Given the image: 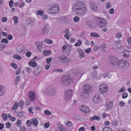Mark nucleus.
Listing matches in <instances>:
<instances>
[{"instance_id": "1", "label": "nucleus", "mask_w": 131, "mask_h": 131, "mask_svg": "<svg viewBox=\"0 0 131 131\" xmlns=\"http://www.w3.org/2000/svg\"><path fill=\"white\" fill-rule=\"evenodd\" d=\"M73 10L77 14L83 15L86 11V8L84 3L82 2L79 1L75 3L72 7Z\"/></svg>"}, {"instance_id": "2", "label": "nucleus", "mask_w": 131, "mask_h": 131, "mask_svg": "<svg viewBox=\"0 0 131 131\" xmlns=\"http://www.w3.org/2000/svg\"><path fill=\"white\" fill-rule=\"evenodd\" d=\"M96 20L97 25L99 27L102 28L106 26L107 22L105 19L97 17Z\"/></svg>"}, {"instance_id": "3", "label": "nucleus", "mask_w": 131, "mask_h": 131, "mask_svg": "<svg viewBox=\"0 0 131 131\" xmlns=\"http://www.w3.org/2000/svg\"><path fill=\"white\" fill-rule=\"evenodd\" d=\"M91 87L88 84H85L83 87V91L82 97L84 98L85 97H87L89 94V92L91 90Z\"/></svg>"}, {"instance_id": "4", "label": "nucleus", "mask_w": 131, "mask_h": 131, "mask_svg": "<svg viewBox=\"0 0 131 131\" xmlns=\"http://www.w3.org/2000/svg\"><path fill=\"white\" fill-rule=\"evenodd\" d=\"M59 10V6L57 4H52L50 8L48 9V12L52 14H56L58 13Z\"/></svg>"}, {"instance_id": "5", "label": "nucleus", "mask_w": 131, "mask_h": 131, "mask_svg": "<svg viewBox=\"0 0 131 131\" xmlns=\"http://www.w3.org/2000/svg\"><path fill=\"white\" fill-rule=\"evenodd\" d=\"M61 81L63 85L66 86L69 85L72 82L70 77L68 75L63 76L61 80Z\"/></svg>"}, {"instance_id": "6", "label": "nucleus", "mask_w": 131, "mask_h": 131, "mask_svg": "<svg viewBox=\"0 0 131 131\" xmlns=\"http://www.w3.org/2000/svg\"><path fill=\"white\" fill-rule=\"evenodd\" d=\"M73 92V91L71 89L67 90L65 91L64 98L65 102H67L70 101Z\"/></svg>"}, {"instance_id": "7", "label": "nucleus", "mask_w": 131, "mask_h": 131, "mask_svg": "<svg viewBox=\"0 0 131 131\" xmlns=\"http://www.w3.org/2000/svg\"><path fill=\"white\" fill-rule=\"evenodd\" d=\"M58 58L60 62L63 63H67L70 61L71 60L70 58L66 57L63 55L59 56Z\"/></svg>"}, {"instance_id": "8", "label": "nucleus", "mask_w": 131, "mask_h": 131, "mask_svg": "<svg viewBox=\"0 0 131 131\" xmlns=\"http://www.w3.org/2000/svg\"><path fill=\"white\" fill-rule=\"evenodd\" d=\"M108 89L107 86L105 84H102L99 86V93L104 94L106 92Z\"/></svg>"}, {"instance_id": "9", "label": "nucleus", "mask_w": 131, "mask_h": 131, "mask_svg": "<svg viewBox=\"0 0 131 131\" xmlns=\"http://www.w3.org/2000/svg\"><path fill=\"white\" fill-rule=\"evenodd\" d=\"M46 91L48 94L50 96H53L55 93V89L52 86H49L47 88Z\"/></svg>"}, {"instance_id": "10", "label": "nucleus", "mask_w": 131, "mask_h": 131, "mask_svg": "<svg viewBox=\"0 0 131 131\" xmlns=\"http://www.w3.org/2000/svg\"><path fill=\"white\" fill-rule=\"evenodd\" d=\"M28 96L30 101L33 102L35 100V93L32 91H30L28 92Z\"/></svg>"}, {"instance_id": "11", "label": "nucleus", "mask_w": 131, "mask_h": 131, "mask_svg": "<svg viewBox=\"0 0 131 131\" xmlns=\"http://www.w3.org/2000/svg\"><path fill=\"white\" fill-rule=\"evenodd\" d=\"M126 60L123 59L121 60H118L117 66L118 67L123 68L126 65Z\"/></svg>"}, {"instance_id": "12", "label": "nucleus", "mask_w": 131, "mask_h": 131, "mask_svg": "<svg viewBox=\"0 0 131 131\" xmlns=\"http://www.w3.org/2000/svg\"><path fill=\"white\" fill-rule=\"evenodd\" d=\"M50 28L48 24H46L43 26L42 33L43 35H45L49 32Z\"/></svg>"}, {"instance_id": "13", "label": "nucleus", "mask_w": 131, "mask_h": 131, "mask_svg": "<svg viewBox=\"0 0 131 131\" xmlns=\"http://www.w3.org/2000/svg\"><path fill=\"white\" fill-rule=\"evenodd\" d=\"M109 60L110 62L112 64L117 65L118 61V60L117 58L113 56H111L110 57Z\"/></svg>"}, {"instance_id": "14", "label": "nucleus", "mask_w": 131, "mask_h": 131, "mask_svg": "<svg viewBox=\"0 0 131 131\" xmlns=\"http://www.w3.org/2000/svg\"><path fill=\"white\" fill-rule=\"evenodd\" d=\"M113 105V102L109 101L106 104V109L105 111L111 109Z\"/></svg>"}, {"instance_id": "15", "label": "nucleus", "mask_w": 131, "mask_h": 131, "mask_svg": "<svg viewBox=\"0 0 131 131\" xmlns=\"http://www.w3.org/2000/svg\"><path fill=\"white\" fill-rule=\"evenodd\" d=\"M81 110L83 112L88 113L89 112V109L88 107H86L84 105H82L80 107Z\"/></svg>"}, {"instance_id": "16", "label": "nucleus", "mask_w": 131, "mask_h": 131, "mask_svg": "<svg viewBox=\"0 0 131 131\" xmlns=\"http://www.w3.org/2000/svg\"><path fill=\"white\" fill-rule=\"evenodd\" d=\"M101 97L98 94H96L93 99V100L95 103H98L101 100Z\"/></svg>"}, {"instance_id": "17", "label": "nucleus", "mask_w": 131, "mask_h": 131, "mask_svg": "<svg viewBox=\"0 0 131 131\" xmlns=\"http://www.w3.org/2000/svg\"><path fill=\"white\" fill-rule=\"evenodd\" d=\"M77 51L79 55V57L80 58H83L85 57L84 52L83 50H81L80 48H78V49Z\"/></svg>"}, {"instance_id": "18", "label": "nucleus", "mask_w": 131, "mask_h": 131, "mask_svg": "<svg viewBox=\"0 0 131 131\" xmlns=\"http://www.w3.org/2000/svg\"><path fill=\"white\" fill-rule=\"evenodd\" d=\"M5 88L2 85H0V96H3L5 94Z\"/></svg>"}, {"instance_id": "19", "label": "nucleus", "mask_w": 131, "mask_h": 131, "mask_svg": "<svg viewBox=\"0 0 131 131\" xmlns=\"http://www.w3.org/2000/svg\"><path fill=\"white\" fill-rule=\"evenodd\" d=\"M72 49V46L71 45H68L66 49V50L65 51V52H64V53H66L67 55H68L70 54Z\"/></svg>"}, {"instance_id": "20", "label": "nucleus", "mask_w": 131, "mask_h": 131, "mask_svg": "<svg viewBox=\"0 0 131 131\" xmlns=\"http://www.w3.org/2000/svg\"><path fill=\"white\" fill-rule=\"evenodd\" d=\"M57 19L60 20V22L61 23H62L63 24L66 23L67 21V19L65 16L63 17H60L58 18Z\"/></svg>"}, {"instance_id": "21", "label": "nucleus", "mask_w": 131, "mask_h": 131, "mask_svg": "<svg viewBox=\"0 0 131 131\" xmlns=\"http://www.w3.org/2000/svg\"><path fill=\"white\" fill-rule=\"evenodd\" d=\"M35 60L34 59H32L31 60L29 63V66L32 67H34L36 66L37 65L36 63L35 62Z\"/></svg>"}, {"instance_id": "22", "label": "nucleus", "mask_w": 131, "mask_h": 131, "mask_svg": "<svg viewBox=\"0 0 131 131\" xmlns=\"http://www.w3.org/2000/svg\"><path fill=\"white\" fill-rule=\"evenodd\" d=\"M41 71L39 70V69L37 67V69H35L34 71L33 74L35 76L38 75L40 73Z\"/></svg>"}, {"instance_id": "23", "label": "nucleus", "mask_w": 131, "mask_h": 131, "mask_svg": "<svg viewBox=\"0 0 131 131\" xmlns=\"http://www.w3.org/2000/svg\"><path fill=\"white\" fill-rule=\"evenodd\" d=\"M90 120L91 121H94L95 120H97L98 121H99L101 119L100 118L96 115H94L93 116L91 117L90 118Z\"/></svg>"}, {"instance_id": "24", "label": "nucleus", "mask_w": 131, "mask_h": 131, "mask_svg": "<svg viewBox=\"0 0 131 131\" xmlns=\"http://www.w3.org/2000/svg\"><path fill=\"white\" fill-rule=\"evenodd\" d=\"M35 21V20L34 19H32L31 18H28L27 19L26 22L28 24H30L32 23Z\"/></svg>"}, {"instance_id": "25", "label": "nucleus", "mask_w": 131, "mask_h": 131, "mask_svg": "<svg viewBox=\"0 0 131 131\" xmlns=\"http://www.w3.org/2000/svg\"><path fill=\"white\" fill-rule=\"evenodd\" d=\"M43 54L45 56H48L51 53V50H44L43 51Z\"/></svg>"}, {"instance_id": "26", "label": "nucleus", "mask_w": 131, "mask_h": 131, "mask_svg": "<svg viewBox=\"0 0 131 131\" xmlns=\"http://www.w3.org/2000/svg\"><path fill=\"white\" fill-rule=\"evenodd\" d=\"M13 19L14 21V24L15 25H17L18 22V18L17 16H15L13 17Z\"/></svg>"}, {"instance_id": "27", "label": "nucleus", "mask_w": 131, "mask_h": 131, "mask_svg": "<svg viewBox=\"0 0 131 131\" xmlns=\"http://www.w3.org/2000/svg\"><path fill=\"white\" fill-rule=\"evenodd\" d=\"M24 49L23 46L22 45L18 46L17 49V50L18 52H21Z\"/></svg>"}, {"instance_id": "28", "label": "nucleus", "mask_w": 131, "mask_h": 131, "mask_svg": "<svg viewBox=\"0 0 131 131\" xmlns=\"http://www.w3.org/2000/svg\"><path fill=\"white\" fill-rule=\"evenodd\" d=\"M36 45L39 50H40L41 49L42 45L40 42H37L36 44Z\"/></svg>"}, {"instance_id": "29", "label": "nucleus", "mask_w": 131, "mask_h": 131, "mask_svg": "<svg viewBox=\"0 0 131 131\" xmlns=\"http://www.w3.org/2000/svg\"><path fill=\"white\" fill-rule=\"evenodd\" d=\"M111 75H112L109 73H105L103 74V76L104 78H110L111 77Z\"/></svg>"}, {"instance_id": "30", "label": "nucleus", "mask_w": 131, "mask_h": 131, "mask_svg": "<svg viewBox=\"0 0 131 131\" xmlns=\"http://www.w3.org/2000/svg\"><path fill=\"white\" fill-rule=\"evenodd\" d=\"M32 123L35 126H37L38 123V121L37 119L36 118H33L32 120Z\"/></svg>"}, {"instance_id": "31", "label": "nucleus", "mask_w": 131, "mask_h": 131, "mask_svg": "<svg viewBox=\"0 0 131 131\" xmlns=\"http://www.w3.org/2000/svg\"><path fill=\"white\" fill-rule=\"evenodd\" d=\"M18 103L17 102H16L14 106L12 107V110H15L16 109H17L18 106Z\"/></svg>"}, {"instance_id": "32", "label": "nucleus", "mask_w": 131, "mask_h": 131, "mask_svg": "<svg viewBox=\"0 0 131 131\" xmlns=\"http://www.w3.org/2000/svg\"><path fill=\"white\" fill-rule=\"evenodd\" d=\"M118 124V121L113 120L112 122V126H116Z\"/></svg>"}, {"instance_id": "33", "label": "nucleus", "mask_w": 131, "mask_h": 131, "mask_svg": "<svg viewBox=\"0 0 131 131\" xmlns=\"http://www.w3.org/2000/svg\"><path fill=\"white\" fill-rule=\"evenodd\" d=\"M26 70L27 73L29 74H30L32 72V70L30 67H27L26 69Z\"/></svg>"}, {"instance_id": "34", "label": "nucleus", "mask_w": 131, "mask_h": 131, "mask_svg": "<svg viewBox=\"0 0 131 131\" xmlns=\"http://www.w3.org/2000/svg\"><path fill=\"white\" fill-rule=\"evenodd\" d=\"M91 8L94 10H95L97 9V8L96 5L95 4L92 3L91 4Z\"/></svg>"}, {"instance_id": "35", "label": "nucleus", "mask_w": 131, "mask_h": 131, "mask_svg": "<svg viewBox=\"0 0 131 131\" xmlns=\"http://www.w3.org/2000/svg\"><path fill=\"white\" fill-rule=\"evenodd\" d=\"M52 59L53 58L51 57L47 58L46 59V62L48 64H49Z\"/></svg>"}, {"instance_id": "36", "label": "nucleus", "mask_w": 131, "mask_h": 131, "mask_svg": "<svg viewBox=\"0 0 131 131\" xmlns=\"http://www.w3.org/2000/svg\"><path fill=\"white\" fill-rule=\"evenodd\" d=\"M90 35L91 37H99V36L97 33L95 32L91 33Z\"/></svg>"}, {"instance_id": "37", "label": "nucleus", "mask_w": 131, "mask_h": 131, "mask_svg": "<svg viewBox=\"0 0 131 131\" xmlns=\"http://www.w3.org/2000/svg\"><path fill=\"white\" fill-rule=\"evenodd\" d=\"M13 58L18 60H20L21 59V57L18 54L14 55L13 56Z\"/></svg>"}, {"instance_id": "38", "label": "nucleus", "mask_w": 131, "mask_h": 131, "mask_svg": "<svg viewBox=\"0 0 131 131\" xmlns=\"http://www.w3.org/2000/svg\"><path fill=\"white\" fill-rule=\"evenodd\" d=\"M74 21L76 22H78L80 20V18L77 16H75L73 18Z\"/></svg>"}, {"instance_id": "39", "label": "nucleus", "mask_w": 131, "mask_h": 131, "mask_svg": "<svg viewBox=\"0 0 131 131\" xmlns=\"http://www.w3.org/2000/svg\"><path fill=\"white\" fill-rule=\"evenodd\" d=\"M63 72V70L61 69H56L53 70L52 72L53 73L55 72Z\"/></svg>"}, {"instance_id": "40", "label": "nucleus", "mask_w": 131, "mask_h": 131, "mask_svg": "<svg viewBox=\"0 0 131 131\" xmlns=\"http://www.w3.org/2000/svg\"><path fill=\"white\" fill-rule=\"evenodd\" d=\"M82 43L81 41L79 39L78 40L77 42L74 45L75 46H78L81 45Z\"/></svg>"}, {"instance_id": "41", "label": "nucleus", "mask_w": 131, "mask_h": 131, "mask_svg": "<svg viewBox=\"0 0 131 131\" xmlns=\"http://www.w3.org/2000/svg\"><path fill=\"white\" fill-rule=\"evenodd\" d=\"M44 42L46 43L51 44L52 43V41L50 39H46L44 40Z\"/></svg>"}, {"instance_id": "42", "label": "nucleus", "mask_w": 131, "mask_h": 131, "mask_svg": "<svg viewBox=\"0 0 131 131\" xmlns=\"http://www.w3.org/2000/svg\"><path fill=\"white\" fill-rule=\"evenodd\" d=\"M37 15L40 16H42L43 14V12L42 10H38L37 13Z\"/></svg>"}, {"instance_id": "43", "label": "nucleus", "mask_w": 131, "mask_h": 131, "mask_svg": "<svg viewBox=\"0 0 131 131\" xmlns=\"http://www.w3.org/2000/svg\"><path fill=\"white\" fill-rule=\"evenodd\" d=\"M44 112L45 114L47 115H49L51 114V113L47 110L45 111Z\"/></svg>"}, {"instance_id": "44", "label": "nucleus", "mask_w": 131, "mask_h": 131, "mask_svg": "<svg viewBox=\"0 0 131 131\" xmlns=\"http://www.w3.org/2000/svg\"><path fill=\"white\" fill-rule=\"evenodd\" d=\"M65 124L69 127L71 126L72 125V123L69 121H68Z\"/></svg>"}, {"instance_id": "45", "label": "nucleus", "mask_w": 131, "mask_h": 131, "mask_svg": "<svg viewBox=\"0 0 131 131\" xmlns=\"http://www.w3.org/2000/svg\"><path fill=\"white\" fill-rule=\"evenodd\" d=\"M20 79V77L19 76H17L16 77V78L15 80V81L16 82H15V84L16 85H17L18 84V81H19V80Z\"/></svg>"}, {"instance_id": "46", "label": "nucleus", "mask_w": 131, "mask_h": 131, "mask_svg": "<svg viewBox=\"0 0 131 131\" xmlns=\"http://www.w3.org/2000/svg\"><path fill=\"white\" fill-rule=\"evenodd\" d=\"M26 124L28 127L30 126L32 124L31 122H30V120H28L27 121Z\"/></svg>"}, {"instance_id": "47", "label": "nucleus", "mask_w": 131, "mask_h": 131, "mask_svg": "<svg viewBox=\"0 0 131 131\" xmlns=\"http://www.w3.org/2000/svg\"><path fill=\"white\" fill-rule=\"evenodd\" d=\"M11 66L13 68L16 69L17 68V65L15 63H12L11 64Z\"/></svg>"}, {"instance_id": "48", "label": "nucleus", "mask_w": 131, "mask_h": 131, "mask_svg": "<svg viewBox=\"0 0 131 131\" xmlns=\"http://www.w3.org/2000/svg\"><path fill=\"white\" fill-rule=\"evenodd\" d=\"M32 54V53L30 51L27 52L26 53V55L27 57H29Z\"/></svg>"}, {"instance_id": "49", "label": "nucleus", "mask_w": 131, "mask_h": 131, "mask_svg": "<svg viewBox=\"0 0 131 131\" xmlns=\"http://www.w3.org/2000/svg\"><path fill=\"white\" fill-rule=\"evenodd\" d=\"M13 1L12 0H10L9 2V7L10 8H12L13 6Z\"/></svg>"}, {"instance_id": "50", "label": "nucleus", "mask_w": 131, "mask_h": 131, "mask_svg": "<svg viewBox=\"0 0 131 131\" xmlns=\"http://www.w3.org/2000/svg\"><path fill=\"white\" fill-rule=\"evenodd\" d=\"M116 36L117 38H119L121 37L122 35L120 32H118L116 34Z\"/></svg>"}, {"instance_id": "51", "label": "nucleus", "mask_w": 131, "mask_h": 131, "mask_svg": "<svg viewBox=\"0 0 131 131\" xmlns=\"http://www.w3.org/2000/svg\"><path fill=\"white\" fill-rule=\"evenodd\" d=\"M125 89V87L124 86H123L118 90V93L122 92H123Z\"/></svg>"}, {"instance_id": "52", "label": "nucleus", "mask_w": 131, "mask_h": 131, "mask_svg": "<svg viewBox=\"0 0 131 131\" xmlns=\"http://www.w3.org/2000/svg\"><path fill=\"white\" fill-rule=\"evenodd\" d=\"M127 93H126L124 92L123 94L122 95V97L123 99H125L127 97Z\"/></svg>"}, {"instance_id": "53", "label": "nucleus", "mask_w": 131, "mask_h": 131, "mask_svg": "<svg viewBox=\"0 0 131 131\" xmlns=\"http://www.w3.org/2000/svg\"><path fill=\"white\" fill-rule=\"evenodd\" d=\"M1 42L3 43H7L8 42V41L7 39L4 38L2 39Z\"/></svg>"}, {"instance_id": "54", "label": "nucleus", "mask_w": 131, "mask_h": 131, "mask_svg": "<svg viewBox=\"0 0 131 131\" xmlns=\"http://www.w3.org/2000/svg\"><path fill=\"white\" fill-rule=\"evenodd\" d=\"M91 48H89L85 49V52L87 53H89L91 51Z\"/></svg>"}, {"instance_id": "55", "label": "nucleus", "mask_w": 131, "mask_h": 131, "mask_svg": "<svg viewBox=\"0 0 131 131\" xmlns=\"http://www.w3.org/2000/svg\"><path fill=\"white\" fill-rule=\"evenodd\" d=\"M5 125L7 128H9L11 126V124L10 123L7 122L6 123Z\"/></svg>"}, {"instance_id": "56", "label": "nucleus", "mask_w": 131, "mask_h": 131, "mask_svg": "<svg viewBox=\"0 0 131 131\" xmlns=\"http://www.w3.org/2000/svg\"><path fill=\"white\" fill-rule=\"evenodd\" d=\"M2 116L4 120L6 121L7 120V115L6 114H2Z\"/></svg>"}, {"instance_id": "57", "label": "nucleus", "mask_w": 131, "mask_h": 131, "mask_svg": "<svg viewBox=\"0 0 131 131\" xmlns=\"http://www.w3.org/2000/svg\"><path fill=\"white\" fill-rule=\"evenodd\" d=\"M50 124L49 122L46 123L44 124L45 127L46 128L49 127L50 126Z\"/></svg>"}, {"instance_id": "58", "label": "nucleus", "mask_w": 131, "mask_h": 131, "mask_svg": "<svg viewBox=\"0 0 131 131\" xmlns=\"http://www.w3.org/2000/svg\"><path fill=\"white\" fill-rule=\"evenodd\" d=\"M20 129L21 131H26V127L24 126H21Z\"/></svg>"}, {"instance_id": "59", "label": "nucleus", "mask_w": 131, "mask_h": 131, "mask_svg": "<svg viewBox=\"0 0 131 131\" xmlns=\"http://www.w3.org/2000/svg\"><path fill=\"white\" fill-rule=\"evenodd\" d=\"M30 100L28 99H27L26 100L25 103L27 105H29L30 104Z\"/></svg>"}, {"instance_id": "60", "label": "nucleus", "mask_w": 131, "mask_h": 131, "mask_svg": "<svg viewBox=\"0 0 131 131\" xmlns=\"http://www.w3.org/2000/svg\"><path fill=\"white\" fill-rule=\"evenodd\" d=\"M100 48V47L98 46H96L94 47L93 48V51H96Z\"/></svg>"}, {"instance_id": "61", "label": "nucleus", "mask_w": 131, "mask_h": 131, "mask_svg": "<svg viewBox=\"0 0 131 131\" xmlns=\"http://www.w3.org/2000/svg\"><path fill=\"white\" fill-rule=\"evenodd\" d=\"M1 20L3 22H6L7 20V18L6 17H3L2 18Z\"/></svg>"}, {"instance_id": "62", "label": "nucleus", "mask_w": 131, "mask_h": 131, "mask_svg": "<svg viewBox=\"0 0 131 131\" xmlns=\"http://www.w3.org/2000/svg\"><path fill=\"white\" fill-rule=\"evenodd\" d=\"M114 10L113 8H112L109 10V13L111 14H113L114 13Z\"/></svg>"}, {"instance_id": "63", "label": "nucleus", "mask_w": 131, "mask_h": 131, "mask_svg": "<svg viewBox=\"0 0 131 131\" xmlns=\"http://www.w3.org/2000/svg\"><path fill=\"white\" fill-rule=\"evenodd\" d=\"M33 108L32 107H30L28 110V111L30 113L33 114V112L32 111Z\"/></svg>"}, {"instance_id": "64", "label": "nucleus", "mask_w": 131, "mask_h": 131, "mask_svg": "<svg viewBox=\"0 0 131 131\" xmlns=\"http://www.w3.org/2000/svg\"><path fill=\"white\" fill-rule=\"evenodd\" d=\"M17 115L18 117H22L23 115V113L22 112L19 113L18 114H17Z\"/></svg>"}]
</instances>
